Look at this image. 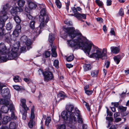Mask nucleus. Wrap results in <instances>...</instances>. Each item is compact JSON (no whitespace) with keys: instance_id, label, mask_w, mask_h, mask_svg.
<instances>
[{"instance_id":"obj_60","label":"nucleus","mask_w":129,"mask_h":129,"mask_svg":"<svg viewBox=\"0 0 129 129\" xmlns=\"http://www.w3.org/2000/svg\"><path fill=\"white\" fill-rule=\"evenodd\" d=\"M110 62L109 61H106L105 62V65L106 67L108 68L110 65Z\"/></svg>"},{"instance_id":"obj_59","label":"nucleus","mask_w":129,"mask_h":129,"mask_svg":"<svg viewBox=\"0 0 129 129\" xmlns=\"http://www.w3.org/2000/svg\"><path fill=\"white\" fill-rule=\"evenodd\" d=\"M97 20L100 23H102L103 22V19L101 18H96Z\"/></svg>"},{"instance_id":"obj_57","label":"nucleus","mask_w":129,"mask_h":129,"mask_svg":"<svg viewBox=\"0 0 129 129\" xmlns=\"http://www.w3.org/2000/svg\"><path fill=\"white\" fill-rule=\"evenodd\" d=\"M59 129H66V126L64 124H61L59 126Z\"/></svg>"},{"instance_id":"obj_12","label":"nucleus","mask_w":129,"mask_h":129,"mask_svg":"<svg viewBox=\"0 0 129 129\" xmlns=\"http://www.w3.org/2000/svg\"><path fill=\"white\" fill-rule=\"evenodd\" d=\"M9 51L7 50L5 45L3 43L0 44V54H8Z\"/></svg>"},{"instance_id":"obj_39","label":"nucleus","mask_w":129,"mask_h":129,"mask_svg":"<svg viewBox=\"0 0 129 129\" xmlns=\"http://www.w3.org/2000/svg\"><path fill=\"white\" fill-rule=\"evenodd\" d=\"M118 108L121 111L124 112L126 110L127 107H124L122 106H119Z\"/></svg>"},{"instance_id":"obj_6","label":"nucleus","mask_w":129,"mask_h":129,"mask_svg":"<svg viewBox=\"0 0 129 129\" xmlns=\"http://www.w3.org/2000/svg\"><path fill=\"white\" fill-rule=\"evenodd\" d=\"M1 94L5 99H0V104L4 105H9L10 101V95L9 94V91L8 89L3 90L1 91Z\"/></svg>"},{"instance_id":"obj_53","label":"nucleus","mask_w":129,"mask_h":129,"mask_svg":"<svg viewBox=\"0 0 129 129\" xmlns=\"http://www.w3.org/2000/svg\"><path fill=\"white\" fill-rule=\"evenodd\" d=\"M106 119L107 120H108L109 122H112L113 120V119L111 117H106Z\"/></svg>"},{"instance_id":"obj_11","label":"nucleus","mask_w":129,"mask_h":129,"mask_svg":"<svg viewBox=\"0 0 129 129\" xmlns=\"http://www.w3.org/2000/svg\"><path fill=\"white\" fill-rule=\"evenodd\" d=\"M5 41L8 43L10 44L11 45L12 42H14L15 41V39L13 38L12 36L9 33H7L5 34L4 36Z\"/></svg>"},{"instance_id":"obj_13","label":"nucleus","mask_w":129,"mask_h":129,"mask_svg":"<svg viewBox=\"0 0 129 129\" xmlns=\"http://www.w3.org/2000/svg\"><path fill=\"white\" fill-rule=\"evenodd\" d=\"M75 110L76 111L75 114L77 117V121L79 123L82 124L83 120L82 116L81 115L80 111L77 108H76Z\"/></svg>"},{"instance_id":"obj_40","label":"nucleus","mask_w":129,"mask_h":129,"mask_svg":"<svg viewBox=\"0 0 129 129\" xmlns=\"http://www.w3.org/2000/svg\"><path fill=\"white\" fill-rule=\"evenodd\" d=\"M54 65L57 68H59V61L58 60H55L54 61Z\"/></svg>"},{"instance_id":"obj_4","label":"nucleus","mask_w":129,"mask_h":129,"mask_svg":"<svg viewBox=\"0 0 129 129\" xmlns=\"http://www.w3.org/2000/svg\"><path fill=\"white\" fill-rule=\"evenodd\" d=\"M9 9L8 4H6L3 7L0 13V29H3L5 23L8 17L7 15V11Z\"/></svg>"},{"instance_id":"obj_50","label":"nucleus","mask_w":129,"mask_h":129,"mask_svg":"<svg viewBox=\"0 0 129 129\" xmlns=\"http://www.w3.org/2000/svg\"><path fill=\"white\" fill-rule=\"evenodd\" d=\"M66 6V9L67 11H68L69 9V6L70 5V2L69 1H67V3H65Z\"/></svg>"},{"instance_id":"obj_51","label":"nucleus","mask_w":129,"mask_h":129,"mask_svg":"<svg viewBox=\"0 0 129 129\" xmlns=\"http://www.w3.org/2000/svg\"><path fill=\"white\" fill-rule=\"evenodd\" d=\"M64 23L68 25H72V22L70 21H68L67 20H65L64 21Z\"/></svg>"},{"instance_id":"obj_23","label":"nucleus","mask_w":129,"mask_h":129,"mask_svg":"<svg viewBox=\"0 0 129 129\" xmlns=\"http://www.w3.org/2000/svg\"><path fill=\"white\" fill-rule=\"evenodd\" d=\"M110 48L111 52L114 53L116 54L119 51V49L118 47L112 46Z\"/></svg>"},{"instance_id":"obj_25","label":"nucleus","mask_w":129,"mask_h":129,"mask_svg":"<svg viewBox=\"0 0 129 129\" xmlns=\"http://www.w3.org/2000/svg\"><path fill=\"white\" fill-rule=\"evenodd\" d=\"M113 59L115 62L118 64L121 59V57L120 55H118L114 56Z\"/></svg>"},{"instance_id":"obj_52","label":"nucleus","mask_w":129,"mask_h":129,"mask_svg":"<svg viewBox=\"0 0 129 129\" xmlns=\"http://www.w3.org/2000/svg\"><path fill=\"white\" fill-rule=\"evenodd\" d=\"M119 14L120 16H122L124 15V13L123 10L121 8L119 12Z\"/></svg>"},{"instance_id":"obj_33","label":"nucleus","mask_w":129,"mask_h":129,"mask_svg":"<svg viewBox=\"0 0 129 129\" xmlns=\"http://www.w3.org/2000/svg\"><path fill=\"white\" fill-rule=\"evenodd\" d=\"M13 16H14V19L16 22L18 24L20 23L21 20L19 17L16 15Z\"/></svg>"},{"instance_id":"obj_58","label":"nucleus","mask_w":129,"mask_h":129,"mask_svg":"<svg viewBox=\"0 0 129 129\" xmlns=\"http://www.w3.org/2000/svg\"><path fill=\"white\" fill-rule=\"evenodd\" d=\"M82 129H88L87 125L85 124H83L82 125Z\"/></svg>"},{"instance_id":"obj_20","label":"nucleus","mask_w":129,"mask_h":129,"mask_svg":"<svg viewBox=\"0 0 129 129\" xmlns=\"http://www.w3.org/2000/svg\"><path fill=\"white\" fill-rule=\"evenodd\" d=\"M10 120L11 118L10 117L8 116H6L3 118L2 122L3 124H6Z\"/></svg>"},{"instance_id":"obj_61","label":"nucleus","mask_w":129,"mask_h":129,"mask_svg":"<svg viewBox=\"0 0 129 129\" xmlns=\"http://www.w3.org/2000/svg\"><path fill=\"white\" fill-rule=\"evenodd\" d=\"M36 89L35 85H33L31 88V91L33 93H34Z\"/></svg>"},{"instance_id":"obj_8","label":"nucleus","mask_w":129,"mask_h":129,"mask_svg":"<svg viewBox=\"0 0 129 129\" xmlns=\"http://www.w3.org/2000/svg\"><path fill=\"white\" fill-rule=\"evenodd\" d=\"M43 76L44 81L47 82L53 80L54 78L52 73L49 70H47L44 72Z\"/></svg>"},{"instance_id":"obj_48","label":"nucleus","mask_w":129,"mask_h":129,"mask_svg":"<svg viewBox=\"0 0 129 129\" xmlns=\"http://www.w3.org/2000/svg\"><path fill=\"white\" fill-rule=\"evenodd\" d=\"M4 30L3 29H0V37H4Z\"/></svg>"},{"instance_id":"obj_3","label":"nucleus","mask_w":129,"mask_h":129,"mask_svg":"<svg viewBox=\"0 0 129 129\" xmlns=\"http://www.w3.org/2000/svg\"><path fill=\"white\" fill-rule=\"evenodd\" d=\"M20 45V43L19 42H17L14 43L13 47L11 51L8 53V60L13 59L19 56V49Z\"/></svg>"},{"instance_id":"obj_62","label":"nucleus","mask_w":129,"mask_h":129,"mask_svg":"<svg viewBox=\"0 0 129 129\" xmlns=\"http://www.w3.org/2000/svg\"><path fill=\"white\" fill-rule=\"evenodd\" d=\"M85 102V103L86 104L85 105L87 108V109L89 111H90V107L88 105V103H87V102Z\"/></svg>"},{"instance_id":"obj_5","label":"nucleus","mask_w":129,"mask_h":129,"mask_svg":"<svg viewBox=\"0 0 129 129\" xmlns=\"http://www.w3.org/2000/svg\"><path fill=\"white\" fill-rule=\"evenodd\" d=\"M41 14L39 16V20L41 22L40 25V28H43L44 26L45 23H47L49 20V17L46 11L45 8L41 9Z\"/></svg>"},{"instance_id":"obj_43","label":"nucleus","mask_w":129,"mask_h":129,"mask_svg":"<svg viewBox=\"0 0 129 129\" xmlns=\"http://www.w3.org/2000/svg\"><path fill=\"white\" fill-rule=\"evenodd\" d=\"M11 112V118L13 120L16 119L17 118V117L15 115L14 111H13Z\"/></svg>"},{"instance_id":"obj_41","label":"nucleus","mask_w":129,"mask_h":129,"mask_svg":"<svg viewBox=\"0 0 129 129\" xmlns=\"http://www.w3.org/2000/svg\"><path fill=\"white\" fill-rule=\"evenodd\" d=\"M13 80L15 82H17L20 81L21 79L19 78V77L18 76H14Z\"/></svg>"},{"instance_id":"obj_17","label":"nucleus","mask_w":129,"mask_h":129,"mask_svg":"<svg viewBox=\"0 0 129 129\" xmlns=\"http://www.w3.org/2000/svg\"><path fill=\"white\" fill-rule=\"evenodd\" d=\"M21 104L20 105L22 106L25 110V111L26 113L28 110H29V108L27 106L26 104V100L24 99H21L20 100Z\"/></svg>"},{"instance_id":"obj_29","label":"nucleus","mask_w":129,"mask_h":129,"mask_svg":"<svg viewBox=\"0 0 129 129\" xmlns=\"http://www.w3.org/2000/svg\"><path fill=\"white\" fill-rule=\"evenodd\" d=\"M98 73V70H93L91 72V75L92 77H96L97 76Z\"/></svg>"},{"instance_id":"obj_47","label":"nucleus","mask_w":129,"mask_h":129,"mask_svg":"<svg viewBox=\"0 0 129 129\" xmlns=\"http://www.w3.org/2000/svg\"><path fill=\"white\" fill-rule=\"evenodd\" d=\"M93 90H86L85 91V93L87 95H90L91 94L93 93Z\"/></svg>"},{"instance_id":"obj_30","label":"nucleus","mask_w":129,"mask_h":129,"mask_svg":"<svg viewBox=\"0 0 129 129\" xmlns=\"http://www.w3.org/2000/svg\"><path fill=\"white\" fill-rule=\"evenodd\" d=\"M35 122L34 121V120L30 119L28 123V125L29 128H31L35 125Z\"/></svg>"},{"instance_id":"obj_19","label":"nucleus","mask_w":129,"mask_h":129,"mask_svg":"<svg viewBox=\"0 0 129 129\" xmlns=\"http://www.w3.org/2000/svg\"><path fill=\"white\" fill-rule=\"evenodd\" d=\"M83 68L84 71L86 72L90 70L92 67L90 64H85L83 66Z\"/></svg>"},{"instance_id":"obj_38","label":"nucleus","mask_w":129,"mask_h":129,"mask_svg":"<svg viewBox=\"0 0 129 129\" xmlns=\"http://www.w3.org/2000/svg\"><path fill=\"white\" fill-rule=\"evenodd\" d=\"M55 3L56 5L57 6V7L58 8H61V2L59 1V0H56Z\"/></svg>"},{"instance_id":"obj_55","label":"nucleus","mask_w":129,"mask_h":129,"mask_svg":"<svg viewBox=\"0 0 129 129\" xmlns=\"http://www.w3.org/2000/svg\"><path fill=\"white\" fill-rule=\"evenodd\" d=\"M111 105H114V106L116 107H117L119 105V103L118 102H112Z\"/></svg>"},{"instance_id":"obj_2","label":"nucleus","mask_w":129,"mask_h":129,"mask_svg":"<svg viewBox=\"0 0 129 129\" xmlns=\"http://www.w3.org/2000/svg\"><path fill=\"white\" fill-rule=\"evenodd\" d=\"M93 46L96 52L92 53L90 56L91 57L96 58H101L102 59H105L107 57V50L106 48H104L103 50L98 47L95 46L93 44L92 46Z\"/></svg>"},{"instance_id":"obj_36","label":"nucleus","mask_w":129,"mask_h":129,"mask_svg":"<svg viewBox=\"0 0 129 129\" xmlns=\"http://www.w3.org/2000/svg\"><path fill=\"white\" fill-rule=\"evenodd\" d=\"M51 120V118L50 117H47L45 121V125L47 126H48L49 124L50 123Z\"/></svg>"},{"instance_id":"obj_34","label":"nucleus","mask_w":129,"mask_h":129,"mask_svg":"<svg viewBox=\"0 0 129 129\" xmlns=\"http://www.w3.org/2000/svg\"><path fill=\"white\" fill-rule=\"evenodd\" d=\"M74 58V56L73 54H72L70 56L67 57L66 59L67 60L68 62H70L73 60Z\"/></svg>"},{"instance_id":"obj_54","label":"nucleus","mask_w":129,"mask_h":129,"mask_svg":"<svg viewBox=\"0 0 129 129\" xmlns=\"http://www.w3.org/2000/svg\"><path fill=\"white\" fill-rule=\"evenodd\" d=\"M107 115H108L110 116H111L113 115V113L111 111H109L108 109H107Z\"/></svg>"},{"instance_id":"obj_32","label":"nucleus","mask_w":129,"mask_h":129,"mask_svg":"<svg viewBox=\"0 0 129 129\" xmlns=\"http://www.w3.org/2000/svg\"><path fill=\"white\" fill-rule=\"evenodd\" d=\"M54 39V35L52 34H50L49 35V42L51 43H52Z\"/></svg>"},{"instance_id":"obj_18","label":"nucleus","mask_w":129,"mask_h":129,"mask_svg":"<svg viewBox=\"0 0 129 129\" xmlns=\"http://www.w3.org/2000/svg\"><path fill=\"white\" fill-rule=\"evenodd\" d=\"M35 106H33L30 111V114L29 117L30 119L34 120L35 118V114L34 113Z\"/></svg>"},{"instance_id":"obj_63","label":"nucleus","mask_w":129,"mask_h":129,"mask_svg":"<svg viewBox=\"0 0 129 129\" xmlns=\"http://www.w3.org/2000/svg\"><path fill=\"white\" fill-rule=\"evenodd\" d=\"M38 72L39 73V75H40L42 74H43V73H44V72H43V70L40 69L39 70Z\"/></svg>"},{"instance_id":"obj_24","label":"nucleus","mask_w":129,"mask_h":129,"mask_svg":"<svg viewBox=\"0 0 129 129\" xmlns=\"http://www.w3.org/2000/svg\"><path fill=\"white\" fill-rule=\"evenodd\" d=\"M71 9L73 12L76 13H79L78 11H80L82 10L81 8L79 7L76 8L75 7H73L71 8Z\"/></svg>"},{"instance_id":"obj_14","label":"nucleus","mask_w":129,"mask_h":129,"mask_svg":"<svg viewBox=\"0 0 129 129\" xmlns=\"http://www.w3.org/2000/svg\"><path fill=\"white\" fill-rule=\"evenodd\" d=\"M35 22L34 20L30 21L29 23V27L33 30L34 29V32L36 33L37 34H40L41 33L40 29L39 28H35Z\"/></svg>"},{"instance_id":"obj_44","label":"nucleus","mask_w":129,"mask_h":129,"mask_svg":"<svg viewBox=\"0 0 129 129\" xmlns=\"http://www.w3.org/2000/svg\"><path fill=\"white\" fill-rule=\"evenodd\" d=\"M95 3L99 6H102L103 5V2L99 0H96Z\"/></svg>"},{"instance_id":"obj_56","label":"nucleus","mask_w":129,"mask_h":129,"mask_svg":"<svg viewBox=\"0 0 129 129\" xmlns=\"http://www.w3.org/2000/svg\"><path fill=\"white\" fill-rule=\"evenodd\" d=\"M26 50V47L24 46H23L20 48V51L21 52L25 51Z\"/></svg>"},{"instance_id":"obj_16","label":"nucleus","mask_w":129,"mask_h":129,"mask_svg":"<svg viewBox=\"0 0 129 129\" xmlns=\"http://www.w3.org/2000/svg\"><path fill=\"white\" fill-rule=\"evenodd\" d=\"M75 16L76 18L82 22H84V21L82 19H85L86 18V15L85 14L78 13H77V15H76Z\"/></svg>"},{"instance_id":"obj_49","label":"nucleus","mask_w":129,"mask_h":129,"mask_svg":"<svg viewBox=\"0 0 129 129\" xmlns=\"http://www.w3.org/2000/svg\"><path fill=\"white\" fill-rule=\"evenodd\" d=\"M63 93H64L63 92H62V93H59L57 95L58 97H64L65 95L63 94Z\"/></svg>"},{"instance_id":"obj_28","label":"nucleus","mask_w":129,"mask_h":129,"mask_svg":"<svg viewBox=\"0 0 129 129\" xmlns=\"http://www.w3.org/2000/svg\"><path fill=\"white\" fill-rule=\"evenodd\" d=\"M20 32L18 31H17L16 30H15L13 31L12 36L13 38L15 39V40L16 37H17L18 36Z\"/></svg>"},{"instance_id":"obj_15","label":"nucleus","mask_w":129,"mask_h":129,"mask_svg":"<svg viewBox=\"0 0 129 129\" xmlns=\"http://www.w3.org/2000/svg\"><path fill=\"white\" fill-rule=\"evenodd\" d=\"M22 11V9L18 7H15L13 8L11 10V12L13 16H14L18 12H21Z\"/></svg>"},{"instance_id":"obj_9","label":"nucleus","mask_w":129,"mask_h":129,"mask_svg":"<svg viewBox=\"0 0 129 129\" xmlns=\"http://www.w3.org/2000/svg\"><path fill=\"white\" fill-rule=\"evenodd\" d=\"M21 42L25 43L27 46V49L28 50L31 48L30 45L31 44V40L28 39L27 37L25 36L22 37L21 38Z\"/></svg>"},{"instance_id":"obj_21","label":"nucleus","mask_w":129,"mask_h":129,"mask_svg":"<svg viewBox=\"0 0 129 129\" xmlns=\"http://www.w3.org/2000/svg\"><path fill=\"white\" fill-rule=\"evenodd\" d=\"M17 124L14 122H11L9 124V129H16L17 127Z\"/></svg>"},{"instance_id":"obj_10","label":"nucleus","mask_w":129,"mask_h":129,"mask_svg":"<svg viewBox=\"0 0 129 129\" xmlns=\"http://www.w3.org/2000/svg\"><path fill=\"white\" fill-rule=\"evenodd\" d=\"M61 116L62 118L64 120H67L69 118V123L73 125L76 124L77 122H74L73 121H71L70 120L71 118H70V115L69 114V113L67 111H64L62 112L61 114Z\"/></svg>"},{"instance_id":"obj_37","label":"nucleus","mask_w":129,"mask_h":129,"mask_svg":"<svg viewBox=\"0 0 129 129\" xmlns=\"http://www.w3.org/2000/svg\"><path fill=\"white\" fill-rule=\"evenodd\" d=\"M13 26L11 23L9 22L8 23L6 26V28L8 30H10L12 28Z\"/></svg>"},{"instance_id":"obj_27","label":"nucleus","mask_w":129,"mask_h":129,"mask_svg":"<svg viewBox=\"0 0 129 129\" xmlns=\"http://www.w3.org/2000/svg\"><path fill=\"white\" fill-rule=\"evenodd\" d=\"M25 3V1L23 0H19L17 2V5L20 8L23 7Z\"/></svg>"},{"instance_id":"obj_1","label":"nucleus","mask_w":129,"mask_h":129,"mask_svg":"<svg viewBox=\"0 0 129 129\" xmlns=\"http://www.w3.org/2000/svg\"><path fill=\"white\" fill-rule=\"evenodd\" d=\"M63 31L60 32V34L62 37L66 38L68 35L72 39L75 38L77 35L80 36L77 39L72 40H68V43L69 46L73 47L75 49H78L81 47L84 50L85 52L89 55V52L93 45L92 42L87 43L86 38L82 36L81 34L78 30H75L73 27H63Z\"/></svg>"},{"instance_id":"obj_46","label":"nucleus","mask_w":129,"mask_h":129,"mask_svg":"<svg viewBox=\"0 0 129 129\" xmlns=\"http://www.w3.org/2000/svg\"><path fill=\"white\" fill-rule=\"evenodd\" d=\"M10 110L11 112H13V111H15L14 108V107L13 105L12 104H10Z\"/></svg>"},{"instance_id":"obj_31","label":"nucleus","mask_w":129,"mask_h":129,"mask_svg":"<svg viewBox=\"0 0 129 129\" xmlns=\"http://www.w3.org/2000/svg\"><path fill=\"white\" fill-rule=\"evenodd\" d=\"M55 48L53 47L51 49V56L53 57H56L57 56V54L55 51Z\"/></svg>"},{"instance_id":"obj_35","label":"nucleus","mask_w":129,"mask_h":129,"mask_svg":"<svg viewBox=\"0 0 129 129\" xmlns=\"http://www.w3.org/2000/svg\"><path fill=\"white\" fill-rule=\"evenodd\" d=\"M8 59L5 56H0V62H6Z\"/></svg>"},{"instance_id":"obj_42","label":"nucleus","mask_w":129,"mask_h":129,"mask_svg":"<svg viewBox=\"0 0 129 129\" xmlns=\"http://www.w3.org/2000/svg\"><path fill=\"white\" fill-rule=\"evenodd\" d=\"M50 51H46L44 53V55L46 58L49 57L50 55Z\"/></svg>"},{"instance_id":"obj_64","label":"nucleus","mask_w":129,"mask_h":129,"mask_svg":"<svg viewBox=\"0 0 129 129\" xmlns=\"http://www.w3.org/2000/svg\"><path fill=\"white\" fill-rule=\"evenodd\" d=\"M14 88L17 90H19L20 89L19 86L18 85H15L13 86Z\"/></svg>"},{"instance_id":"obj_45","label":"nucleus","mask_w":129,"mask_h":129,"mask_svg":"<svg viewBox=\"0 0 129 129\" xmlns=\"http://www.w3.org/2000/svg\"><path fill=\"white\" fill-rule=\"evenodd\" d=\"M21 27L20 25V24H18L16 25V28L15 30H16L17 31L20 32Z\"/></svg>"},{"instance_id":"obj_26","label":"nucleus","mask_w":129,"mask_h":129,"mask_svg":"<svg viewBox=\"0 0 129 129\" xmlns=\"http://www.w3.org/2000/svg\"><path fill=\"white\" fill-rule=\"evenodd\" d=\"M30 10L35 9L37 7V5L33 2H30L28 4Z\"/></svg>"},{"instance_id":"obj_7","label":"nucleus","mask_w":129,"mask_h":129,"mask_svg":"<svg viewBox=\"0 0 129 129\" xmlns=\"http://www.w3.org/2000/svg\"><path fill=\"white\" fill-rule=\"evenodd\" d=\"M74 106L71 105H66V110L67 112L69 113L70 115V120L74 122H77V120L76 117L74 115L75 113L74 112H72V110L73 109Z\"/></svg>"},{"instance_id":"obj_22","label":"nucleus","mask_w":129,"mask_h":129,"mask_svg":"<svg viewBox=\"0 0 129 129\" xmlns=\"http://www.w3.org/2000/svg\"><path fill=\"white\" fill-rule=\"evenodd\" d=\"M5 106H2L1 108V111L3 113H7L9 110V108L7 107L8 105H5Z\"/></svg>"}]
</instances>
